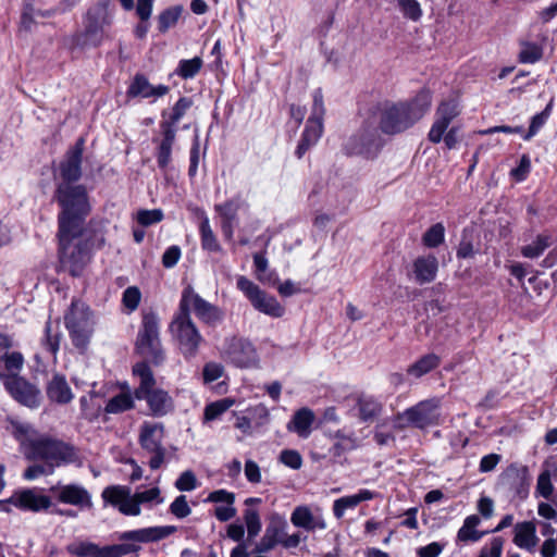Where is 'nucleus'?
<instances>
[{
	"label": "nucleus",
	"instance_id": "nucleus-1",
	"mask_svg": "<svg viewBox=\"0 0 557 557\" xmlns=\"http://www.w3.org/2000/svg\"><path fill=\"white\" fill-rule=\"evenodd\" d=\"M176 531L174 525L150 527L126 531L119 535L120 544L99 546L89 541H78L67 546V552L76 557H122L140 549V543L163 540Z\"/></svg>",
	"mask_w": 557,
	"mask_h": 557
},
{
	"label": "nucleus",
	"instance_id": "nucleus-2",
	"mask_svg": "<svg viewBox=\"0 0 557 557\" xmlns=\"http://www.w3.org/2000/svg\"><path fill=\"white\" fill-rule=\"evenodd\" d=\"M432 102L431 92L422 89L409 101L384 102L374 112V124L385 135L406 132L420 121L429 111Z\"/></svg>",
	"mask_w": 557,
	"mask_h": 557
},
{
	"label": "nucleus",
	"instance_id": "nucleus-3",
	"mask_svg": "<svg viewBox=\"0 0 557 557\" xmlns=\"http://www.w3.org/2000/svg\"><path fill=\"white\" fill-rule=\"evenodd\" d=\"M54 198L61 207L58 216L59 230H84L85 220L90 212L86 188L78 184L59 183Z\"/></svg>",
	"mask_w": 557,
	"mask_h": 557
},
{
	"label": "nucleus",
	"instance_id": "nucleus-4",
	"mask_svg": "<svg viewBox=\"0 0 557 557\" xmlns=\"http://www.w3.org/2000/svg\"><path fill=\"white\" fill-rule=\"evenodd\" d=\"M112 16L109 2L101 1L88 9L84 17V29L74 33L65 39L72 51L98 47L106 38V27L111 24Z\"/></svg>",
	"mask_w": 557,
	"mask_h": 557
},
{
	"label": "nucleus",
	"instance_id": "nucleus-5",
	"mask_svg": "<svg viewBox=\"0 0 557 557\" xmlns=\"http://www.w3.org/2000/svg\"><path fill=\"white\" fill-rule=\"evenodd\" d=\"M27 458L44 460L47 465L52 466V469L79 461L77 450L73 445L51 436H39L30 441Z\"/></svg>",
	"mask_w": 557,
	"mask_h": 557
},
{
	"label": "nucleus",
	"instance_id": "nucleus-6",
	"mask_svg": "<svg viewBox=\"0 0 557 557\" xmlns=\"http://www.w3.org/2000/svg\"><path fill=\"white\" fill-rule=\"evenodd\" d=\"M83 232L84 230L58 231L60 262L73 276L79 275L89 261L87 245L81 239Z\"/></svg>",
	"mask_w": 557,
	"mask_h": 557
},
{
	"label": "nucleus",
	"instance_id": "nucleus-7",
	"mask_svg": "<svg viewBox=\"0 0 557 557\" xmlns=\"http://www.w3.org/2000/svg\"><path fill=\"white\" fill-rule=\"evenodd\" d=\"M441 407L442 400L438 397L421 400L403 412L397 413L394 420L395 426L398 429L412 426L425 430L441 425L444 421Z\"/></svg>",
	"mask_w": 557,
	"mask_h": 557
},
{
	"label": "nucleus",
	"instance_id": "nucleus-8",
	"mask_svg": "<svg viewBox=\"0 0 557 557\" xmlns=\"http://www.w3.org/2000/svg\"><path fill=\"white\" fill-rule=\"evenodd\" d=\"M64 324L73 345L81 351L86 350L95 327L94 315L89 307L81 300H72L64 314Z\"/></svg>",
	"mask_w": 557,
	"mask_h": 557
},
{
	"label": "nucleus",
	"instance_id": "nucleus-9",
	"mask_svg": "<svg viewBox=\"0 0 557 557\" xmlns=\"http://www.w3.org/2000/svg\"><path fill=\"white\" fill-rule=\"evenodd\" d=\"M169 330L186 359L194 358L198 354L203 338L193 322L190 313L186 312L185 304L183 309L178 310L173 317Z\"/></svg>",
	"mask_w": 557,
	"mask_h": 557
},
{
	"label": "nucleus",
	"instance_id": "nucleus-10",
	"mask_svg": "<svg viewBox=\"0 0 557 557\" xmlns=\"http://www.w3.org/2000/svg\"><path fill=\"white\" fill-rule=\"evenodd\" d=\"M164 426L162 423L145 421L139 429L138 443L146 455L151 470H158L165 461L166 448L163 445Z\"/></svg>",
	"mask_w": 557,
	"mask_h": 557
},
{
	"label": "nucleus",
	"instance_id": "nucleus-11",
	"mask_svg": "<svg viewBox=\"0 0 557 557\" xmlns=\"http://www.w3.org/2000/svg\"><path fill=\"white\" fill-rule=\"evenodd\" d=\"M382 147L379 129L374 122L366 121L362 126L344 144V151L348 156H363L374 158Z\"/></svg>",
	"mask_w": 557,
	"mask_h": 557
},
{
	"label": "nucleus",
	"instance_id": "nucleus-12",
	"mask_svg": "<svg viewBox=\"0 0 557 557\" xmlns=\"http://www.w3.org/2000/svg\"><path fill=\"white\" fill-rule=\"evenodd\" d=\"M312 110L309 116L301 139L296 149V156L300 159L306 151L314 146L323 133V117L325 114L323 92L320 88L312 94Z\"/></svg>",
	"mask_w": 557,
	"mask_h": 557
},
{
	"label": "nucleus",
	"instance_id": "nucleus-13",
	"mask_svg": "<svg viewBox=\"0 0 557 557\" xmlns=\"http://www.w3.org/2000/svg\"><path fill=\"white\" fill-rule=\"evenodd\" d=\"M237 288L245 294L252 307L272 318L283 317L285 309L277 299L260 289V287L246 276H239Z\"/></svg>",
	"mask_w": 557,
	"mask_h": 557
},
{
	"label": "nucleus",
	"instance_id": "nucleus-14",
	"mask_svg": "<svg viewBox=\"0 0 557 557\" xmlns=\"http://www.w3.org/2000/svg\"><path fill=\"white\" fill-rule=\"evenodd\" d=\"M0 380L17 403L32 409L39 407L41 392L36 385L17 374L0 373Z\"/></svg>",
	"mask_w": 557,
	"mask_h": 557
},
{
	"label": "nucleus",
	"instance_id": "nucleus-15",
	"mask_svg": "<svg viewBox=\"0 0 557 557\" xmlns=\"http://www.w3.org/2000/svg\"><path fill=\"white\" fill-rule=\"evenodd\" d=\"M10 506L24 511L39 512L50 508L51 498L38 494L34 488H23L15 491L8 499L0 500V510L11 512Z\"/></svg>",
	"mask_w": 557,
	"mask_h": 557
},
{
	"label": "nucleus",
	"instance_id": "nucleus-16",
	"mask_svg": "<svg viewBox=\"0 0 557 557\" xmlns=\"http://www.w3.org/2000/svg\"><path fill=\"white\" fill-rule=\"evenodd\" d=\"M50 492L61 504L74 506L79 510L94 508L91 493L82 484H57L50 487Z\"/></svg>",
	"mask_w": 557,
	"mask_h": 557
},
{
	"label": "nucleus",
	"instance_id": "nucleus-17",
	"mask_svg": "<svg viewBox=\"0 0 557 557\" xmlns=\"http://www.w3.org/2000/svg\"><path fill=\"white\" fill-rule=\"evenodd\" d=\"M461 113V108L456 99L443 100L435 111L434 122L429 131L428 139L433 144H440L449 124Z\"/></svg>",
	"mask_w": 557,
	"mask_h": 557
},
{
	"label": "nucleus",
	"instance_id": "nucleus-18",
	"mask_svg": "<svg viewBox=\"0 0 557 557\" xmlns=\"http://www.w3.org/2000/svg\"><path fill=\"white\" fill-rule=\"evenodd\" d=\"M500 485L517 495L520 499L527 498L530 486L529 470L524 466L512 463L502 473Z\"/></svg>",
	"mask_w": 557,
	"mask_h": 557
},
{
	"label": "nucleus",
	"instance_id": "nucleus-19",
	"mask_svg": "<svg viewBox=\"0 0 557 557\" xmlns=\"http://www.w3.org/2000/svg\"><path fill=\"white\" fill-rule=\"evenodd\" d=\"M225 354L234 364L240 368L253 367L258 361V355L253 345L244 338L232 337L228 339Z\"/></svg>",
	"mask_w": 557,
	"mask_h": 557
},
{
	"label": "nucleus",
	"instance_id": "nucleus-20",
	"mask_svg": "<svg viewBox=\"0 0 557 557\" xmlns=\"http://www.w3.org/2000/svg\"><path fill=\"white\" fill-rule=\"evenodd\" d=\"M83 145L84 139H78L76 145L66 152L64 160L60 162L59 171L62 180L60 183L74 184L81 178Z\"/></svg>",
	"mask_w": 557,
	"mask_h": 557
},
{
	"label": "nucleus",
	"instance_id": "nucleus-21",
	"mask_svg": "<svg viewBox=\"0 0 557 557\" xmlns=\"http://www.w3.org/2000/svg\"><path fill=\"white\" fill-rule=\"evenodd\" d=\"M184 304L187 313H190V308L193 307L197 317L207 323L214 322L220 319V311L218 308L191 290H184L178 310L183 309Z\"/></svg>",
	"mask_w": 557,
	"mask_h": 557
},
{
	"label": "nucleus",
	"instance_id": "nucleus-22",
	"mask_svg": "<svg viewBox=\"0 0 557 557\" xmlns=\"http://www.w3.org/2000/svg\"><path fill=\"white\" fill-rule=\"evenodd\" d=\"M286 521L280 519L277 523H270L263 536L256 544L252 554H265L275 548L276 545L281 544L283 536H285Z\"/></svg>",
	"mask_w": 557,
	"mask_h": 557
},
{
	"label": "nucleus",
	"instance_id": "nucleus-23",
	"mask_svg": "<svg viewBox=\"0 0 557 557\" xmlns=\"http://www.w3.org/2000/svg\"><path fill=\"white\" fill-rule=\"evenodd\" d=\"M101 497L106 504H110L117 507L119 511L125 516H132V513L124 511L133 504L131 488L124 485H110L107 486Z\"/></svg>",
	"mask_w": 557,
	"mask_h": 557
},
{
	"label": "nucleus",
	"instance_id": "nucleus-24",
	"mask_svg": "<svg viewBox=\"0 0 557 557\" xmlns=\"http://www.w3.org/2000/svg\"><path fill=\"white\" fill-rule=\"evenodd\" d=\"M169 92V87L165 85L153 86L149 83L148 78L143 74H136L132 84L127 89L128 97H162Z\"/></svg>",
	"mask_w": 557,
	"mask_h": 557
},
{
	"label": "nucleus",
	"instance_id": "nucleus-25",
	"mask_svg": "<svg viewBox=\"0 0 557 557\" xmlns=\"http://www.w3.org/2000/svg\"><path fill=\"white\" fill-rule=\"evenodd\" d=\"M47 397L59 405L69 404L74 395L64 375L55 373L46 387Z\"/></svg>",
	"mask_w": 557,
	"mask_h": 557
},
{
	"label": "nucleus",
	"instance_id": "nucleus-26",
	"mask_svg": "<svg viewBox=\"0 0 557 557\" xmlns=\"http://www.w3.org/2000/svg\"><path fill=\"white\" fill-rule=\"evenodd\" d=\"M290 521L295 527L307 531H314L315 529L323 530L326 528L324 519L321 516H314L307 506L296 507L292 512Z\"/></svg>",
	"mask_w": 557,
	"mask_h": 557
},
{
	"label": "nucleus",
	"instance_id": "nucleus-27",
	"mask_svg": "<svg viewBox=\"0 0 557 557\" xmlns=\"http://www.w3.org/2000/svg\"><path fill=\"white\" fill-rule=\"evenodd\" d=\"M437 270L438 261L433 255L419 257L413 262L414 278L420 285L433 282Z\"/></svg>",
	"mask_w": 557,
	"mask_h": 557
},
{
	"label": "nucleus",
	"instance_id": "nucleus-28",
	"mask_svg": "<svg viewBox=\"0 0 557 557\" xmlns=\"http://www.w3.org/2000/svg\"><path fill=\"white\" fill-rule=\"evenodd\" d=\"M162 139H153L159 143L157 149V163L160 169H166L171 162L172 147L176 138V129H171L168 125H160Z\"/></svg>",
	"mask_w": 557,
	"mask_h": 557
},
{
	"label": "nucleus",
	"instance_id": "nucleus-29",
	"mask_svg": "<svg viewBox=\"0 0 557 557\" xmlns=\"http://www.w3.org/2000/svg\"><path fill=\"white\" fill-rule=\"evenodd\" d=\"M513 543L523 549L532 552L537 544L536 528L531 521L517 523L513 528Z\"/></svg>",
	"mask_w": 557,
	"mask_h": 557
},
{
	"label": "nucleus",
	"instance_id": "nucleus-30",
	"mask_svg": "<svg viewBox=\"0 0 557 557\" xmlns=\"http://www.w3.org/2000/svg\"><path fill=\"white\" fill-rule=\"evenodd\" d=\"M134 375L139 377V386L135 389L134 395L141 400L148 396V393L154 391L156 380L150 367L146 362L136 363L133 368Z\"/></svg>",
	"mask_w": 557,
	"mask_h": 557
},
{
	"label": "nucleus",
	"instance_id": "nucleus-31",
	"mask_svg": "<svg viewBox=\"0 0 557 557\" xmlns=\"http://www.w3.org/2000/svg\"><path fill=\"white\" fill-rule=\"evenodd\" d=\"M314 421V413L305 407L297 410L287 424V430L297 433L300 437L307 438L311 433V425Z\"/></svg>",
	"mask_w": 557,
	"mask_h": 557
},
{
	"label": "nucleus",
	"instance_id": "nucleus-32",
	"mask_svg": "<svg viewBox=\"0 0 557 557\" xmlns=\"http://www.w3.org/2000/svg\"><path fill=\"white\" fill-rule=\"evenodd\" d=\"M374 497V493L369 490H360L355 495L344 496L334 502L333 512L337 519H341L347 509L357 507L361 502L370 500Z\"/></svg>",
	"mask_w": 557,
	"mask_h": 557
},
{
	"label": "nucleus",
	"instance_id": "nucleus-33",
	"mask_svg": "<svg viewBox=\"0 0 557 557\" xmlns=\"http://www.w3.org/2000/svg\"><path fill=\"white\" fill-rule=\"evenodd\" d=\"M148 406L154 416H164L172 409V398L168 392L157 388L148 393L147 397Z\"/></svg>",
	"mask_w": 557,
	"mask_h": 557
},
{
	"label": "nucleus",
	"instance_id": "nucleus-34",
	"mask_svg": "<svg viewBox=\"0 0 557 557\" xmlns=\"http://www.w3.org/2000/svg\"><path fill=\"white\" fill-rule=\"evenodd\" d=\"M440 363V356L433 352L426 354L408 367L407 374L416 379H420L436 369Z\"/></svg>",
	"mask_w": 557,
	"mask_h": 557
},
{
	"label": "nucleus",
	"instance_id": "nucleus-35",
	"mask_svg": "<svg viewBox=\"0 0 557 557\" xmlns=\"http://www.w3.org/2000/svg\"><path fill=\"white\" fill-rule=\"evenodd\" d=\"M136 348L143 357L156 366L161 364L165 359L164 350L160 339L136 342Z\"/></svg>",
	"mask_w": 557,
	"mask_h": 557
},
{
	"label": "nucleus",
	"instance_id": "nucleus-36",
	"mask_svg": "<svg viewBox=\"0 0 557 557\" xmlns=\"http://www.w3.org/2000/svg\"><path fill=\"white\" fill-rule=\"evenodd\" d=\"M160 490L152 487L144 492H136L132 495L133 504L124 511L132 513V516H138L141 512L140 504L156 502L157 504L163 503V498L160 496Z\"/></svg>",
	"mask_w": 557,
	"mask_h": 557
},
{
	"label": "nucleus",
	"instance_id": "nucleus-37",
	"mask_svg": "<svg viewBox=\"0 0 557 557\" xmlns=\"http://www.w3.org/2000/svg\"><path fill=\"white\" fill-rule=\"evenodd\" d=\"M160 339L159 318L154 312H147L143 315L141 327L136 342Z\"/></svg>",
	"mask_w": 557,
	"mask_h": 557
},
{
	"label": "nucleus",
	"instance_id": "nucleus-38",
	"mask_svg": "<svg viewBox=\"0 0 557 557\" xmlns=\"http://www.w3.org/2000/svg\"><path fill=\"white\" fill-rule=\"evenodd\" d=\"M357 406L359 417L364 422L376 419L383 409L382 404L372 396H360Z\"/></svg>",
	"mask_w": 557,
	"mask_h": 557
},
{
	"label": "nucleus",
	"instance_id": "nucleus-39",
	"mask_svg": "<svg viewBox=\"0 0 557 557\" xmlns=\"http://www.w3.org/2000/svg\"><path fill=\"white\" fill-rule=\"evenodd\" d=\"M481 520L476 515L468 516L462 527L459 529L457 533V539L460 542H476L479 541L485 532H480L476 530V527L480 524Z\"/></svg>",
	"mask_w": 557,
	"mask_h": 557
},
{
	"label": "nucleus",
	"instance_id": "nucleus-40",
	"mask_svg": "<svg viewBox=\"0 0 557 557\" xmlns=\"http://www.w3.org/2000/svg\"><path fill=\"white\" fill-rule=\"evenodd\" d=\"M199 231H200V238H201V247L205 250L214 251V252L221 251V246L210 226L209 219L207 215H205L202 218Z\"/></svg>",
	"mask_w": 557,
	"mask_h": 557
},
{
	"label": "nucleus",
	"instance_id": "nucleus-41",
	"mask_svg": "<svg viewBox=\"0 0 557 557\" xmlns=\"http://www.w3.org/2000/svg\"><path fill=\"white\" fill-rule=\"evenodd\" d=\"M9 431L22 444H29L34 440L32 436L35 434V430L30 424L13 419L9 420Z\"/></svg>",
	"mask_w": 557,
	"mask_h": 557
},
{
	"label": "nucleus",
	"instance_id": "nucleus-42",
	"mask_svg": "<svg viewBox=\"0 0 557 557\" xmlns=\"http://www.w3.org/2000/svg\"><path fill=\"white\" fill-rule=\"evenodd\" d=\"M134 407L133 397L129 394L121 393L111 398L106 405L107 413H121Z\"/></svg>",
	"mask_w": 557,
	"mask_h": 557
},
{
	"label": "nucleus",
	"instance_id": "nucleus-43",
	"mask_svg": "<svg viewBox=\"0 0 557 557\" xmlns=\"http://www.w3.org/2000/svg\"><path fill=\"white\" fill-rule=\"evenodd\" d=\"M234 404V399L223 398L207 405L203 412L205 421H212L218 419L221 414L226 412Z\"/></svg>",
	"mask_w": 557,
	"mask_h": 557
},
{
	"label": "nucleus",
	"instance_id": "nucleus-44",
	"mask_svg": "<svg viewBox=\"0 0 557 557\" xmlns=\"http://www.w3.org/2000/svg\"><path fill=\"white\" fill-rule=\"evenodd\" d=\"M550 245V237L547 235H539L534 242L521 248V253L525 258H537Z\"/></svg>",
	"mask_w": 557,
	"mask_h": 557
},
{
	"label": "nucleus",
	"instance_id": "nucleus-45",
	"mask_svg": "<svg viewBox=\"0 0 557 557\" xmlns=\"http://www.w3.org/2000/svg\"><path fill=\"white\" fill-rule=\"evenodd\" d=\"M182 14V7L176 5L169 8L161 12L158 16V28L160 33L168 32L169 28L173 27Z\"/></svg>",
	"mask_w": 557,
	"mask_h": 557
},
{
	"label": "nucleus",
	"instance_id": "nucleus-46",
	"mask_svg": "<svg viewBox=\"0 0 557 557\" xmlns=\"http://www.w3.org/2000/svg\"><path fill=\"white\" fill-rule=\"evenodd\" d=\"M244 521L247 528L248 540L252 541L261 531L262 523L257 509L247 508L244 511Z\"/></svg>",
	"mask_w": 557,
	"mask_h": 557
},
{
	"label": "nucleus",
	"instance_id": "nucleus-47",
	"mask_svg": "<svg viewBox=\"0 0 557 557\" xmlns=\"http://www.w3.org/2000/svg\"><path fill=\"white\" fill-rule=\"evenodd\" d=\"M190 106V99L186 97L180 98L178 101L174 104L172 114L170 115L169 120L162 121L160 125H168L171 129H176V124L185 115Z\"/></svg>",
	"mask_w": 557,
	"mask_h": 557
},
{
	"label": "nucleus",
	"instance_id": "nucleus-48",
	"mask_svg": "<svg viewBox=\"0 0 557 557\" xmlns=\"http://www.w3.org/2000/svg\"><path fill=\"white\" fill-rule=\"evenodd\" d=\"M445 238V227L442 223L432 225L422 236V243L429 248L438 247Z\"/></svg>",
	"mask_w": 557,
	"mask_h": 557
},
{
	"label": "nucleus",
	"instance_id": "nucleus-49",
	"mask_svg": "<svg viewBox=\"0 0 557 557\" xmlns=\"http://www.w3.org/2000/svg\"><path fill=\"white\" fill-rule=\"evenodd\" d=\"M60 338H61V333L59 332L58 326L55 329H53L51 321L50 320L47 321L46 326H45L44 345L52 355H57V352L59 351Z\"/></svg>",
	"mask_w": 557,
	"mask_h": 557
},
{
	"label": "nucleus",
	"instance_id": "nucleus-50",
	"mask_svg": "<svg viewBox=\"0 0 557 557\" xmlns=\"http://www.w3.org/2000/svg\"><path fill=\"white\" fill-rule=\"evenodd\" d=\"M201 65L202 61L198 57L189 60H182L176 73L183 78H191L200 71Z\"/></svg>",
	"mask_w": 557,
	"mask_h": 557
},
{
	"label": "nucleus",
	"instance_id": "nucleus-51",
	"mask_svg": "<svg viewBox=\"0 0 557 557\" xmlns=\"http://www.w3.org/2000/svg\"><path fill=\"white\" fill-rule=\"evenodd\" d=\"M550 108L552 103H548L542 112L532 117L529 131L523 135L524 140L531 139L542 128L549 116Z\"/></svg>",
	"mask_w": 557,
	"mask_h": 557
},
{
	"label": "nucleus",
	"instance_id": "nucleus-52",
	"mask_svg": "<svg viewBox=\"0 0 557 557\" xmlns=\"http://www.w3.org/2000/svg\"><path fill=\"white\" fill-rule=\"evenodd\" d=\"M163 212L161 209L139 210L136 214V220L141 226H150L163 220Z\"/></svg>",
	"mask_w": 557,
	"mask_h": 557
},
{
	"label": "nucleus",
	"instance_id": "nucleus-53",
	"mask_svg": "<svg viewBox=\"0 0 557 557\" xmlns=\"http://www.w3.org/2000/svg\"><path fill=\"white\" fill-rule=\"evenodd\" d=\"M398 5L406 18L419 21L422 16V9L417 0H398Z\"/></svg>",
	"mask_w": 557,
	"mask_h": 557
},
{
	"label": "nucleus",
	"instance_id": "nucleus-54",
	"mask_svg": "<svg viewBox=\"0 0 557 557\" xmlns=\"http://www.w3.org/2000/svg\"><path fill=\"white\" fill-rule=\"evenodd\" d=\"M0 361L4 362L5 370L9 372L8 374H17L22 370L24 364V357L18 351L8 352L4 358H1Z\"/></svg>",
	"mask_w": 557,
	"mask_h": 557
},
{
	"label": "nucleus",
	"instance_id": "nucleus-55",
	"mask_svg": "<svg viewBox=\"0 0 557 557\" xmlns=\"http://www.w3.org/2000/svg\"><path fill=\"white\" fill-rule=\"evenodd\" d=\"M542 58V49L536 44L527 42L519 53L521 63H535Z\"/></svg>",
	"mask_w": 557,
	"mask_h": 557
},
{
	"label": "nucleus",
	"instance_id": "nucleus-56",
	"mask_svg": "<svg viewBox=\"0 0 557 557\" xmlns=\"http://www.w3.org/2000/svg\"><path fill=\"white\" fill-rule=\"evenodd\" d=\"M174 485L181 492H190L198 486V481L191 470H186L181 473Z\"/></svg>",
	"mask_w": 557,
	"mask_h": 557
},
{
	"label": "nucleus",
	"instance_id": "nucleus-57",
	"mask_svg": "<svg viewBox=\"0 0 557 557\" xmlns=\"http://www.w3.org/2000/svg\"><path fill=\"white\" fill-rule=\"evenodd\" d=\"M169 510L177 519H184V518L188 517L191 512V509L188 505V502H187V498L185 495L177 496L170 505Z\"/></svg>",
	"mask_w": 557,
	"mask_h": 557
},
{
	"label": "nucleus",
	"instance_id": "nucleus-58",
	"mask_svg": "<svg viewBox=\"0 0 557 557\" xmlns=\"http://www.w3.org/2000/svg\"><path fill=\"white\" fill-rule=\"evenodd\" d=\"M552 473L549 470H544L537 478L536 492L544 498H549L554 492L552 484Z\"/></svg>",
	"mask_w": 557,
	"mask_h": 557
},
{
	"label": "nucleus",
	"instance_id": "nucleus-59",
	"mask_svg": "<svg viewBox=\"0 0 557 557\" xmlns=\"http://www.w3.org/2000/svg\"><path fill=\"white\" fill-rule=\"evenodd\" d=\"M140 299V290L136 286H129L123 293L122 302L129 311H134L138 308Z\"/></svg>",
	"mask_w": 557,
	"mask_h": 557
},
{
	"label": "nucleus",
	"instance_id": "nucleus-60",
	"mask_svg": "<svg viewBox=\"0 0 557 557\" xmlns=\"http://www.w3.org/2000/svg\"><path fill=\"white\" fill-rule=\"evenodd\" d=\"M280 461L294 470H298L302 465L301 455L297 450L285 449L280 454Z\"/></svg>",
	"mask_w": 557,
	"mask_h": 557
},
{
	"label": "nucleus",
	"instance_id": "nucleus-61",
	"mask_svg": "<svg viewBox=\"0 0 557 557\" xmlns=\"http://www.w3.org/2000/svg\"><path fill=\"white\" fill-rule=\"evenodd\" d=\"M224 373V367L218 362H208L202 370L205 383H212L219 380Z\"/></svg>",
	"mask_w": 557,
	"mask_h": 557
},
{
	"label": "nucleus",
	"instance_id": "nucleus-62",
	"mask_svg": "<svg viewBox=\"0 0 557 557\" xmlns=\"http://www.w3.org/2000/svg\"><path fill=\"white\" fill-rule=\"evenodd\" d=\"M54 472V469H52V466H49L47 463L45 465H33V466H29L25 471H24V479L25 480H35L41 475H49V474H52Z\"/></svg>",
	"mask_w": 557,
	"mask_h": 557
},
{
	"label": "nucleus",
	"instance_id": "nucleus-63",
	"mask_svg": "<svg viewBox=\"0 0 557 557\" xmlns=\"http://www.w3.org/2000/svg\"><path fill=\"white\" fill-rule=\"evenodd\" d=\"M215 211L221 215L222 221H235L237 216L238 206L230 200L215 206Z\"/></svg>",
	"mask_w": 557,
	"mask_h": 557
},
{
	"label": "nucleus",
	"instance_id": "nucleus-64",
	"mask_svg": "<svg viewBox=\"0 0 557 557\" xmlns=\"http://www.w3.org/2000/svg\"><path fill=\"white\" fill-rule=\"evenodd\" d=\"M182 256L181 248L176 245L169 247L162 256V264L166 269L173 268Z\"/></svg>",
	"mask_w": 557,
	"mask_h": 557
}]
</instances>
